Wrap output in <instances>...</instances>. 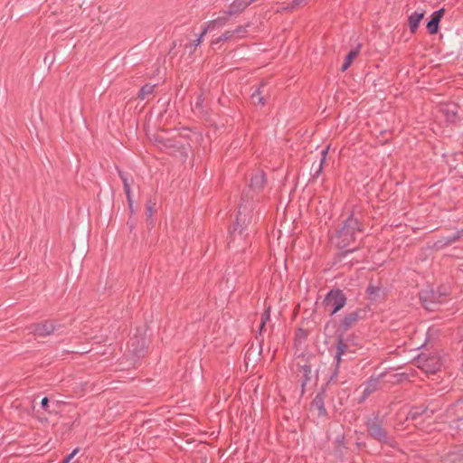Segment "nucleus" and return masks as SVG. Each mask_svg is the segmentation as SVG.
<instances>
[{
  "label": "nucleus",
  "mask_w": 463,
  "mask_h": 463,
  "mask_svg": "<svg viewBox=\"0 0 463 463\" xmlns=\"http://www.w3.org/2000/svg\"><path fill=\"white\" fill-rule=\"evenodd\" d=\"M362 212L360 204H354L350 210L349 216L333 238V243H335L337 248L345 250L344 254L353 252L357 249V247H349L357 241V237L364 230V216Z\"/></svg>",
  "instance_id": "f257e3e1"
},
{
  "label": "nucleus",
  "mask_w": 463,
  "mask_h": 463,
  "mask_svg": "<svg viewBox=\"0 0 463 463\" xmlns=\"http://www.w3.org/2000/svg\"><path fill=\"white\" fill-rule=\"evenodd\" d=\"M168 132L161 130L154 134L150 139L161 150L174 154L184 147L182 138L179 136L169 137Z\"/></svg>",
  "instance_id": "f03ea898"
},
{
  "label": "nucleus",
  "mask_w": 463,
  "mask_h": 463,
  "mask_svg": "<svg viewBox=\"0 0 463 463\" xmlns=\"http://www.w3.org/2000/svg\"><path fill=\"white\" fill-rule=\"evenodd\" d=\"M252 213L251 204H239L235 222L230 231L232 240H235L237 235L241 236L243 230L251 222Z\"/></svg>",
  "instance_id": "7ed1b4c3"
},
{
  "label": "nucleus",
  "mask_w": 463,
  "mask_h": 463,
  "mask_svg": "<svg viewBox=\"0 0 463 463\" xmlns=\"http://www.w3.org/2000/svg\"><path fill=\"white\" fill-rule=\"evenodd\" d=\"M366 430L368 435L373 439L394 447L396 442L392 437L388 435L387 430L383 427V422L378 418L369 419L366 421Z\"/></svg>",
  "instance_id": "20e7f679"
},
{
  "label": "nucleus",
  "mask_w": 463,
  "mask_h": 463,
  "mask_svg": "<svg viewBox=\"0 0 463 463\" xmlns=\"http://www.w3.org/2000/svg\"><path fill=\"white\" fill-rule=\"evenodd\" d=\"M323 303L330 315H334L345 306L346 298L341 289H332L327 293Z\"/></svg>",
  "instance_id": "39448f33"
},
{
  "label": "nucleus",
  "mask_w": 463,
  "mask_h": 463,
  "mask_svg": "<svg viewBox=\"0 0 463 463\" xmlns=\"http://www.w3.org/2000/svg\"><path fill=\"white\" fill-rule=\"evenodd\" d=\"M418 367L425 371L427 373H435L439 370L441 364L439 358L436 356L427 357L424 354L417 358Z\"/></svg>",
  "instance_id": "423d86ee"
},
{
  "label": "nucleus",
  "mask_w": 463,
  "mask_h": 463,
  "mask_svg": "<svg viewBox=\"0 0 463 463\" xmlns=\"http://www.w3.org/2000/svg\"><path fill=\"white\" fill-rule=\"evenodd\" d=\"M367 311L364 308H357L346 314L341 322V326L345 331L353 327L359 320L366 317Z\"/></svg>",
  "instance_id": "0eeeda50"
},
{
  "label": "nucleus",
  "mask_w": 463,
  "mask_h": 463,
  "mask_svg": "<svg viewBox=\"0 0 463 463\" xmlns=\"http://www.w3.org/2000/svg\"><path fill=\"white\" fill-rule=\"evenodd\" d=\"M420 300L423 303V306L427 309H432L433 304L442 303L446 298L445 293H440L439 291H422L420 294Z\"/></svg>",
  "instance_id": "6e6552de"
},
{
  "label": "nucleus",
  "mask_w": 463,
  "mask_h": 463,
  "mask_svg": "<svg viewBox=\"0 0 463 463\" xmlns=\"http://www.w3.org/2000/svg\"><path fill=\"white\" fill-rule=\"evenodd\" d=\"M28 329L31 333L39 336H47L54 332L56 326L52 321L46 320L31 325Z\"/></svg>",
  "instance_id": "1a4fd4ad"
},
{
  "label": "nucleus",
  "mask_w": 463,
  "mask_h": 463,
  "mask_svg": "<svg viewBox=\"0 0 463 463\" xmlns=\"http://www.w3.org/2000/svg\"><path fill=\"white\" fill-rule=\"evenodd\" d=\"M326 397V392L325 389H322L319 392L317 393L315 398L313 399L310 409L312 411H317V417H326L327 416V411L325 407V399Z\"/></svg>",
  "instance_id": "9d476101"
},
{
  "label": "nucleus",
  "mask_w": 463,
  "mask_h": 463,
  "mask_svg": "<svg viewBox=\"0 0 463 463\" xmlns=\"http://www.w3.org/2000/svg\"><path fill=\"white\" fill-rule=\"evenodd\" d=\"M266 184V177L263 171H257L250 177V190L255 194H259L264 188Z\"/></svg>",
  "instance_id": "9b49d317"
},
{
  "label": "nucleus",
  "mask_w": 463,
  "mask_h": 463,
  "mask_svg": "<svg viewBox=\"0 0 463 463\" xmlns=\"http://www.w3.org/2000/svg\"><path fill=\"white\" fill-rule=\"evenodd\" d=\"M348 348H349L348 345L346 343H345L342 338H339L336 343V351H335V358L336 360L335 369V372L333 373V374L331 375L329 382L333 381L337 376L338 367L342 361V356L345 354Z\"/></svg>",
  "instance_id": "f8f14e48"
},
{
  "label": "nucleus",
  "mask_w": 463,
  "mask_h": 463,
  "mask_svg": "<svg viewBox=\"0 0 463 463\" xmlns=\"http://www.w3.org/2000/svg\"><path fill=\"white\" fill-rule=\"evenodd\" d=\"M255 0H234L229 6L225 14L228 15H236L244 11Z\"/></svg>",
  "instance_id": "ddd939ff"
},
{
  "label": "nucleus",
  "mask_w": 463,
  "mask_h": 463,
  "mask_svg": "<svg viewBox=\"0 0 463 463\" xmlns=\"http://www.w3.org/2000/svg\"><path fill=\"white\" fill-rule=\"evenodd\" d=\"M444 13V8H440L432 14L431 19L427 24V30L430 34H435L438 32L439 24Z\"/></svg>",
  "instance_id": "4468645a"
},
{
  "label": "nucleus",
  "mask_w": 463,
  "mask_h": 463,
  "mask_svg": "<svg viewBox=\"0 0 463 463\" xmlns=\"http://www.w3.org/2000/svg\"><path fill=\"white\" fill-rule=\"evenodd\" d=\"M256 339L259 341V346L257 348L253 347V343L250 345V346L248 348V350L245 353L244 359L246 361V364H248L249 362L251 360H255L258 358L262 352L261 345L263 343V338L260 339V337L257 335Z\"/></svg>",
  "instance_id": "2eb2a0df"
},
{
  "label": "nucleus",
  "mask_w": 463,
  "mask_h": 463,
  "mask_svg": "<svg viewBox=\"0 0 463 463\" xmlns=\"http://www.w3.org/2000/svg\"><path fill=\"white\" fill-rule=\"evenodd\" d=\"M128 347L131 352L137 356H140L144 354V348H145V340L139 339L138 337L135 336L130 339L128 342Z\"/></svg>",
  "instance_id": "dca6fc26"
},
{
  "label": "nucleus",
  "mask_w": 463,
  "mask_h": 463,
  "mask_svg": "<svg viewBox=\"0 0 463 463\" xmlns=\"http://www.w3.org/2000/svg\"><path fill=\"white\" fill-rule=\"evenodd\" d=\"M440 111L449 122H454L458 118V107L455 104H446L440 109Z\"/></svg>",
  "instance_id": "f3484780"
},
{
  "label": "nucleus",
  "mask_w": 463,
  "mask_h": 463,
  "mask_svg": "<svg viewBox=\"0 0 463 463\" xmlns=\"http://www.w3.org/2000/svg\"><path fill=\"white\" fill-rule=\"evenodd\" d=\"M245 32V28L242 26H238L234 30L224 32L220 37H218L215 41L213 42V44H217L221 42H226L233 38L236 34H240Z\"/></svg>",
  "instance_id": "a211bd4d"
},
{
  "label": "nucleus",
  "mask_w": 463,
  "mask_h": 463,
  "mask_svg": "<svg viewBox=\"0 0 463 463\" xmlns=\"http://www.w3.org/2000/svg\"><path fill=\"white\" fill-rule=\"evenodd\" d=\"M424 14L425 13L423 11L414 12L409 16V27L412 33H415L416 30L418 29L421 19L424 17Z\"/></svg>",
  "instance_id": "6ab92c4d"
},
{
  "label": "nucleus",
  "mask_w": 463,
  "mask_h": 463,
  "mask_svg": "<svg viewBox=\"0 0 463 463\" xmlns=\"http://www.w3.org/2000/svg\"><path fill=\"white\" fill-rule=\"evenodd\" d=\"M264 85L265 84L262 82L260 86L254 92H252L250 99L254 105H265L266 100L263 96V90H261L264 87Z\"/></svg>",
  "instance_id": "aec40b11"
},
{
  "label": "nucleus",
  "mask_w": 463,
  "mask_h": 463,
  "mask_svg": "<svg viewBox=\"0 0 463 463\" xmlns=\"http://www.w3.org/2000/svg\"><path fill=\"white\" fill-rule=\"evenodd\" d=\"M156 86V84H145L138 92V99L142 100L148 99L154 93Z\"/></svg>",
  "instance_id": "412c9836"
},
{
  "label": "nucleus",
  "mask_w": 463,
  "mask_h": 463,
  "mask_svg": "<svg viewBox=\"0 0 463 463\" xmlns=\"http://www.w3.org/2000/svg\"><path fill=\"white\" fill-rule=\"evenodd\" d=\"M360 52V47L358 46L356 49L351 50L348 54L345 57V62L343 63L341 67V71H346L350 65L352 64L354 59L357 57Z\"/></svg>",
  "instance_id": "4be33fe9"
},
{
  "label": "nucleus",
  "mask_w": 463,
  "mask_h": 463,
  "mask_svg": "<svg viewBox=\"0 0 463 463\" xmlns=\"http://www.w3.org/2000/svg\"><path fill=\"white\" fill-rule=\"evenodd\" d=\"M118 174L124 185V191L126 193L128 202L132 203V198L130 196V185L132 183V179H129L128 176H127L125 173L121 171H118Z\"/></svg>",
  "instance_id": "5701e85b"
},
{
  "label": "nucleus",
  "mask_w": 463,
  "mask_h": 463,
  "mask_svg": "<svg viewBox=\"0 0 463 463\" xmlns=\"http://www.w3.org/2000/svg\"><path fill=\"white\" fill-rule=\"evenodd\" d=\"M428 407L424 406H415L412 407L407 415V420H417L420 416L427 412Z\"/></svg>",
  "instance_id": "b1692460"
},
{
  "label": "nucleus",
  "mask_w": 463,
  "mask_h": 463,
  "mask_svg": "<svg viewBox=\"0 0 463 463\" xmlns=\"http://www.w3.org/2000/svg\"><path fill=\"white\" fill-rule=\"evenodd\" d=\"M378 385H379V383L376 379H372L370 380L364 390V392H363V399L366 398L367 396H369L371 393H373V392H375L377 389H378Z\"/></svg>",
  "instance_id": "393cba45"
},
{
  "label": "nucleus",
  "mask_w": 463,
  "mask_h": 463,
  "mask_svg": "<svg viewBox=\"0 0 463 463\" xmlns=\"http://www.w3.org/2000/svg\"><path fill=\"white\" fill-rule=\"evenodd\" d=\"M300 373H302V387H304L310 380L312 374V368L309 364H304L300 367Z\"/></svg>",
  "instance_id": "a878e982"
},
{
  "label": "nucleus",
  "mask_w": 463,
  "mask_h": 463,
  "mask_svg": "<svg viewBox=\"0 0 463 463\" xmlns=\"http://www.w3.org/2000/svg\"><path fill=\"white\" fill-rule=\"evenodd\" d=\"M382 288L370 283L366 288V293L370 299L375 300L379 296Z\"/></svg>",
  "instance_id": "bb28decb"
},
{
  "label": "nucleus",
  "mask_w": 463,
  "mask_h": 463,
  "mask_svg": "<svg viewBox=\"0 0 463 463\" xmlns=\"http://www.w3.org/2000/svg\"><path fill=\"white\" fill-rule=\"evenodd\" d=\"M463 236V228L458 230L456 234L451 237L446 239L445 242L442 245H450L455 241H458Z\"/></svg>",
  "instance_id": "cd10ccee"
},
{
  "label": "nucleus",
  "mask_w": 463,
  "mask_h": 463,
  "mask_svg": "<svg viewBox=\"0 0 463 463\" xmlns=\"http://www.w3.org/2000/svg\"><path fill=\"white\" fill-rule=\"evenodd\" d=\"M228 19L226 17H218L217 19H214L208 23V24H211V28L214 29L216 27L223 26L227 23Z\"/></svg>",
  "instance_id": "c85d7f7f"
},
{
  "label": "nucleus",
  "mask_w": 463,
  "mask_h": 463,
  "mask_svg": "<svg viewBox=\"0 0 463 463\" xmlns=\"http://www.w3.org/2000/svg\"><path fill=\"white\" fill-rule=\"evenodd\" d=\"M228 19L226 17H218L217 19H214L208 23V24H211V28L214 29L216 27L223 26L227 23Z\"/></svg>",
  "instance_id": "c756f323"
},
{
  "label": "nucleus",
  "mask_w": 463,
  "mask_h": 463,
  "mask_svg": "<svg viewBox=\"0 0 463 463\" xmlns=\"http://www.w3.org/2000/svg\"><path fill=\"white\" fill-rule=\"evenodd\" d=\"M327 149L328 148L322 150V152H321L322 157H321L320 163L318 165L317 170L314 174V176H318V175L321 173L322 168H323V164L325 163L326 157L327 155Z\"/></svg>",
  "instance_id": "7c9ffc66"
},
{
  "label": "nucleus",
  "mask_w": 463,
  "mask_h": 463,
  "mask_svg": "<svg viewBox=\"0 0 463 463\" xmlns=\"http://www.w3.org/2000/svg\"><path fill=\"white\" fill-rule=\"evenodd\" d=\"M270 318V307H268L262 314L260 322L267 323Z\"/></svg>",
  "instance_id": "2f4dec72"
},
{
  "label": "nucleus",
  "mask_w": 463,
  "mask_h": 463,
  "mask_svg": "<svg viewBox=\"0 0 463 463\" xmlns=\"http://www.w3.org/2000/svg\"><path fill=\"white\" fill-rule=\"evenodd\" d=\"M79 452V448H76L72 450L71 454H69L64 459L62 463H71V460L73 458V457Z\"/></svg>",
  "instance_id": "473e14b6"
},
{
  "label": "nucleus",
  "mask_w": 463,
  "mask_h": 463,
  "mask_svg": "<svg viewBox=\"0 0 463 463\" xmlns=\"http://www.w3.org/2000/svg\"><path fill=\"white\" fill-rule=\"evenodd\" d=\"M210 30H213V29L211 28V24H207L203 27V31H202V33H200V35L197 37V39H200V42L202 43L203 36H204V35L207 33V32H208V31H210Z\"/></svg>",
  "instance_id": "72a5a7b5"
},
{
  "label": "nucleus",
  "mask_w": 463,
  "mask_h": 463,
  "mask_svg": "<svg viewBox=\"0 0 463 463\" xmlns=\"http://www.w3.org/2000/svg\"><path fill=\"white\" fill-rule=\"evenodd\" d=\"M210 30H213V29L211 28V24H207L203 27V31H202V33H200V35L197 37V39H200V42L202 43L203 36H204V35L207 33V32H208V31H210Z\"/></svg>",
  "instance_id": "f704fd0d"
},
{
  "label": "nucleus",
  "mask_w": 463,
  "mask_h": 463,
  "mask_svg": "<svg viewBox=\"0 0 463 463\" xmlns=\"http://www.w3.org/2000/svg\"><path fill=\"white\" fill-rule=\"evenodd\" d=\"M155 213V210L151 204H148L146 207V218L149 220L152 218L153 214Z\"/></svg>",
  "instance_id": "c9c22d12"
},
{
  "label": "nucleus",
  "mask_w": 463,
  "mask_h": 463,
  "mask_svg": "<svg viewBox=\"0 0 463 463\" xmlns=\"http://www.w3.org/2000/svg\"><path fill=\"white\" fill-rule=\"evenodd\" d=\"M306 1L307 0H293L292 3L290 4V6H288V8L294 9L302 5L303 3H305Z\"/></svg>",
  "instance_id": "e433bc0d"
},
{
  "label": "nucleus",
  "mask_w": 463,
  "mask_h": 463,
  "mask_svg": "<svg viewBox=\"0 0 463 463\" xmlns=\"http://www.w3.org/2000/svg\"><path fill=\"white\" fill-rule=\"evenodd\" d=\"M203 95H199L197 98V101L194 105L196 109H202V104H203Z\"/></svg>",
  "instance_id": "4c0bfd02"
},
{
  "label": "nucleus",
  "mask_w": 463,
  "mask_h": 463,
  "mask_svg": "<svg viewBox=\"0 0 463 463\" xmlns=\"http://www.w3.org/2000/svg\"><path fill=\"white\" fill-rule=\"evenodd\" d=\"M42 408L47 411L49 406V399L47 397L43 398L41 402Z\"/></svg>",
  "instance_id": "58836bf2"
},
{
  "label": "nucleus",
  "mask_w": 463,
  "mask_h": 463,
  "mask_svg": "<svg viewBox=\"0 0 463 463\" xmlns=\"http://www.w3.org/2000/svg\"><path fill=\"white\" fill-rule=\"evenodd\" d=\"M200 44H201L200 39H197V38L195 40H194L193 43H191V45L194 46V47L199 46Z\"/></svg>",
  "instance_id": "ea45409f"
},
{
  "label": "nucleus",
  "mask_w": 463,
  "mask_h": 463,
  "mask_svg": "<svg viewBox=\"0 0 463 463\" xmlns=\"http://www.w3.org/2000/svg\"><path fill=\"white\" fill-rule=\"evenodd\" d=\"M265 326H266V323L260 322V328H259L260 335H261L262 330L265 328Z\"/></svg>",
  "instance_id": "a19ab883"
},
{
  "label": "nucleus",
  "mask_w": 463,
  "mask_h": 463,
  "mask_svg": "<svg viewBox=\"0 0 463 463\" xmlns=\"http://www.w3.org/2000/svg\"><path fill=\"white\" fill-rule=\"evenodd\" d=\"M128 206H129L130 213L132 214L134 213L133 204L129 203Z\"/></svg>",
  "instance_id": "79ce46f5"
}]
</instances>
